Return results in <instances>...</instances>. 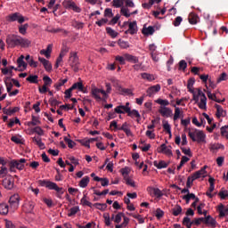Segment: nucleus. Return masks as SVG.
I'll return each instance as SVG.
<instances>
[{
  "label": "nucleus",
  "instance_id": "obj_1",
  "mask_svg": "<svg viewBox=\"0 0 228 228\" xmlns=\"http://www.w3.org/2000/svg\"><path fill=\"white\" fill-rule=\"evenodd\" d=\"M196 90L198 93L194 94L192 101H195L200 110H207L208 98L206 97V94L200 89H196Z\"/></svg>",
  "mask_w": 228,
  "mask_h": 228
},
{
  "label": "nucleus",
  "instance_id": "obj_2",
  "mask_svg": "<svg viewBox=\"0 0 228 228\" xmlns=\"http://www.w3.org/2000/svg\"><path fill=\"white\" fill-rule=\"evenodd\" d=\"M189 136L192 142H198V143L206 142V134L202 130L192 129L189 131Z\"/></svg>",
  "mask_w": 228,
  "mask_h": 228
},
{
  "label": "nucleus",
  "instance_id": "obj_3",
  "mask_svg": "<svg viewBox=\"0 0 228 228\" xmlns=\"http://www.w3.org/2000/svg\"><path fill=\"white\" fill-rule=\"evenodd\" d=\"M38 183L40 186H45V188H48V190H54L58 193H61L63 195V188L59 187L58 184L54 182L47 181V180H39Z\"/></svg>",
  "mask_w": 228,
  "mask_h": 228
},
{
  "label": "nucleus",
  "instance_id": "obj_4",
  "mask_svg": "<svg viewBox=\"0 0 228 228\" xmlns=\"http://www.w3.org/2000/svg\"><path fill=\"white\" fill-rule=\"evenodd\" d=\"M120 172L123 175V179L126 182V184H127V186H131L132 188H136V183H134V180L129 177L131 169L129 167H125V168H121Z\"/></svg>",
  "mask_w": 228,
  "mask_h": 228
},
{
  "label": "nucleus",
  "instance_id": "obj_5",
  "mask_svg": "<svg viewBox=\"0 0 228 228\" xmlns=\"http://www.w3.org/2000/svg\"><path fill=\"white\" fill-rule=\"evenodd\" d=\"M134 8V3L133 0H113L112 6L114 8Z\"/></svg>",
  "mask_w": 228,
  "mask_h": 228
},
{
  "label": "nucleus",
  "instance_id": "obj_6",
  "mask_svg": "<svg viewBox=\"0 0 228 228\" xmlns=\"http://www.w3.org/2000/svg\"><path fill=\"white\" fill-rule=\"evenodd\" d=\"M69 65L71 66L74 72H77V70H79V57H77V53H70Z\"/></svg>",
  "mask_w": 228,
  "mask_h": 228
},
{
  "label": "nucleus",
  "instance_id": "obj_7",
  "mask_svg": "<svg viewBox=\"0 0 228 228\" xmlns=\"http://www.w3.org/2000/svg\"><path fill=\"white\" fill-rule=\"evenodd\" d=\"M24 163H26L25 159H20L19 160H12L10 162L11 172H13L14 168H17L18 170H24Z\"/></svg>",
  "mask_w": 228,
  "mask_h": 228
},
{
  "label": "nucleus",
  "instance_id": "obj_8",
  "mask_svg": "<svg viewBox=\"0 0 228 228\" xmlns=\"http://www.w3.org/2000/svg\"><path fill=\"white\" fill-rule=\"evenodd\" d=\"M20 37L19 36H8L6 38V44L8 47H11L13 49V47H17V45H20Z\"/></svg>",
  "mask_w": 228,
  "mask_h": 228
},
{
  "label": "nucleus",
  "instance_id": "obj_9",
  "mask_svg": "<svg viewBox=\"0 0 228 228\" xmlns=\"http://www.w3.org/2000/svg\"><path fill=\"white\" fill-rule=\"evenodd\" d=\"M20 201V197L19 194H13L9 199V204L11 209H13V211L17 210L19 208V202Z\"/></svg>",
  "mask_w": 228,
  "mask_h": 228
},
{
  "label": "nucleus",
  "instance_id": "obj_10",
  "mask_svg": "<svg viewBox=\"0 0 228 228\" xmlns=\"http://www.w3.org/2000/svg\"><path fill=\"white\" fill-rule=\"evenodd\" d=\"M64 8H69V10H73V12H76L77 13H81V9L76 3L70 1V0H64L62 3Z\"/></svg>",
  "mask_w": 228,
  "mask_h": 228
},
{
  "label": "nucleus",
  "instance_id": "obj_11",
  "mask_svg": "<svg viewBox=\"0 0 228 228\" xmlns=\"http://www.w3.org/2000/svg\"><path fill=\"white\" fill-rule=\"evenodd\" d=\"M91 94H92L93 97H94V99H97L98 101H101L100 94H102V95H103L105 98L108 97L106 91H104L102 89H99L97 87H93L91 90Z\"/></svg>",
  "mask_w": 228,
  "mask_h": 228
},
{
  "label": "nucleus",
  "instance_id": "obj_12",
  "mask_svg": "<svg viewBox=\"0 0 228 228\" xmlns=\"http://www.w3.org/2000/svg\"><path fill=\"white\" fill-rule=\"evenodd\" d=\"M206 166L201 168L199 171H196L192 175H191V183H193V181H196V179H200V177H206Z\"/></svg>",
  "mask_w": 228,
  "mask_h": 228
},
{
  "label": "nucleus",
  "instance_id": "obj_13",
  "mask_svg": "<svg viewBox=\"0 0 228 228\" xmlns=\"http://www.w3.org/2000/svg\"><path fill=\"white\" fill-rule=\"evenodd\" d=\"M159 113H160L162 117H166V118H168L173 115L172 109L168 107H163V106L159 107Z\"/></svg>",
  "mask_w": 228,
  "mask_h": 228
},
{
  "label": "nucleus",
  "instance_id": "obj_14",
  "mask_svg": "<svg viewBox=\"0 0 228 228\" xmlns=\"http://www.w3.org/2000/svg\"><path fill=\"white\" fill-rule=\"evenodd\" d=\"M158 152L161 154H165L166 156H172V150L170 146H167V144H161L158 149Z\"/></svg>",
  "mask_w": 228,
  "mask_h": 228
},
{
  "label": "nucleus",
  "instance_id": "obj_15",
  "mask_svg": "<svg viewBox=\"0 0 228 228\" xmlns=\"http://www.w3.org/2000/svg\"><path fill=\"white\" fill-rule=\"evenodd\" d=\"M38 61H40V63H42V65L45 67V69L47 72H51V70H53V65L51 64V62L46 60L44 57H38Z\"/></svg>",
  "mask_w": 228,
  "mask_h": 228
},
{
  "label": "nucleus",
  "instance_id": "obj_16",
  "mask_svg": "<svg viewBox=\"0 0 228 228\" xmlns=\"http://www.w3.org/2000/svg\"><path fill=\"white\" fill-rule=\"evenodd\" d=\"M9 19L10 20H12V22H15V20H17L20 24H22V22H24V16L20 15V13L19 12H14L9 15Z\"/></svg>",
  "mask_w": 228,
  "mask_h": 228
},
{
  "label": "nucleus",
  "instance_id": "obj_17",
  "mask_svg": "<svg viewBox=\"0 0 228 228\" xmlns=\"http://www.w3.org/2000/svg\"><path fill=\"white\" fill-rule=\"evenodd\" d=\"M18 69H20V72L22 70H26L28 69V63L24 61V55H20L17 60Z\"/></svg>",
  "mask_w": 228,
  "mask_h": 228
},
{
  "label": "nucleus",
  "instance_id": "obj_18",
  "mask_svg": "<svg viewBox=\"0 0 228 228\" xmlns=\"http://www.w3.org/2000/svg\"><path fill=\"white\" fill-rule=\"evenodd\" d=\"M159 90H161V86L158 84L156 86L149 87L146 92L149 97H152V95H154V94H158Z\"/></svg>",
  "mask_w": 228,
  "mask_h": 228
},
{
  "label": "nucleus",
  "instance_id": "obj_19",
  "mask_svg": "<svg viewBox=\"0 0 228 228\" xmlns=\"http://www.w3.org/2000/svg\"><path fill=\"white\" fill-rule=\"evenodd\" d=\"M147 191L148 193H150V195H154L155 197L158 198L163 196V192H161V190H159V188L148 187Z\"/></svg>",
  "mask_w": 228,
  "mask_h": 228
},
{
  "label": "nucleus",
  "instance_id": "obj_20",
  "mask_svg": "<svg viewBox=\"0 0 228 228\" xmlns=\"http://www.w3.org/2000/svg\"><path fill=\"white\" fill-rule=\"evenodd\" d=\"M3 186L6 190H12L13 189V178L12 176L5 178L3 180Z\"/></svg>",
  "mask_w": 228,
  "mask_h": 228
},
{
  "label": "nucleus",
  "instance_id": "obj_21",
  "mask_svg": "<svg viewBox=\"0 0 228 228\" xmlns=\"http://www.w3.org/2000/svg\"><path fill=\"white\" fill-rule=\"evenodd\" d=\"M217 211H219V218H224V216H228V207L225 208L222 203L218 205Z\"/></svg>",
  "mask_w": 228,
  "mask_h": 228
},
{
  "label": "nucleus",
  "instance_id": "obj_22",
  "mask_svg": "<svg viewBox=\"0 0 228 228\" xmlns=\"http://www.w3.org/2000/svg\"><path fill=\"white\" fill-rule=\"evenodd\" d=\"M156 31V29H154V27L152 26H143L142 29V35H144L145 37H151V35H154V32Z\"/></svg>",
  "mask_w": 228,
  "mask_h": 228
},
{
  "label": "nucleus",
  "instance_id": "obj_23",
  "mask_svg": "<svg viewBox=\"0 0 228 228\" xmlns=\"http://www.w3.org/2000/svg\"><path fill=\"white\" fill-rule=\"evenodd\" d=\"M174 107H175V114H174L173 120L175 122V120H179V118H183V109L176 107L175 105H174Z\"/></svg>",
  "mask_w": 228,
  "mask_h": 228
},
{
  "label": "nucleus",
  "instance_id": "obj_24",
  "mask_svg": "<svg viewBox=\"0 0 228 228\" xmlns=\"http://www.w3.org/2000/svg\"><path fill=\"white\" fill-rule=\"evenodd\" d=\"M51 53H53V45H48L45 50L43 49L40 51V54H42V56H45L47 60L51 58Z\"/></svg>",
  "mask_w": 228,
  "mask_h": 228
},
{
  "label": "nucleus",
  "instance_id": "obj_25",
  "mask_svg": "<svg viewBox=\"0 0 228 228\" xmlns=\"http://www.w3.org/2000/svg\"><path fill=\"white\" fill-rule=\"evenodd\" d=\"M120 13L123 14L124 17L129 18L132 15H136V13H138V10H135L134 12H129V8L122 7L120 10Z\"/></svg>",
  "mask_w": 228,
  "mask_h": 228
},
{
  "label": "nucleus",
  "instance_id": "obj_26",
  "mask_svg": "<svg viewBox=\"0 0 228 228\" xmlns=\"http://www.w3.org/2000/svg\"><path fill=\"white\" fill-rule=\"evenodd\" d=\"M205 224L208 225V227H216V221L213 217H211V216H208L205 217Z\"/></svg>",
  "mask_w": 228,
  "mask_h": 228
},
{
  "label": "nucleus",
  "instance_id": "obj_27",
  "mask_svg": "<svg viewBox=\"0 0 228 228\" xmlns=\"http://www.w3.org/2000/svg\"><path fill=\"white\" fill-rule=\"evenodd\" d=\"M206 92H207V95H208V99H210V101H215V102H225V98H224L223 100H220V99H217L216 94H212L211 91H206Z\"/></svg>",
  "mask_w": 228,
  "mask_h": 228
},
{
  "label": "nucleus",
  "instance_id": "obj_28",
  "mask_svg": "<svg viewBox=\"0 0 228 228\" xmlns=\"http://www.w3.org/2000/svg\"><path fill=\"white\" fill-rule=\"evenodd\" d=\"M124 57H125V60L126 61H129L130 63H138V61H139L138 57H136L134 55H131L129 53H125Z\"/></svg>",
  "mask_w": 228,
  "mask_h": 228
},
{
  "label": "nucleus",
  "instance_id": "obj_29",
  "mask_svg": "<svg viewBox=\"0 0 228 228\" xmlns=\"http://www.w3.org/2000/svg\"><path fill=\"white\" fill-rule=\"evenodd\" d=\"M215 108L216 110V115L217 118H220L222 117H225L226 113H225V110H224V108H222V106H220L218 104H216Z\"/></svg>",
  "mask_w": 228,
  "mask_h": 228
},
{
  "label": "nucleus",
  "instance_id": "obj_30",
  "mask_svg": "<svg viewBox=\"0 0 228 228\" xmlns=\"http://www.w3.org/2000/svg\"><path fill=\"white\" fill-rule=\"evenodd\" d=\"M131 110V108L126 107V105H119L115 108V112L118 114L122 113H128V111Z\"/></svg>",
  "mask_w": 228,
  "mask_h": 228
},
{
  "label": "nucleus",
  "instance_id": "obj_31",
  "mask_svg": "<svg viewBox=\"0 0 228 228\" xmlns=\"http://www.w3.org/2000/svg\"><path fill=\"white\" fill-rule=\"evenodd\" d=\"M154 167H156V168L161 169V168H167V167H168V162H166L165 160H159L158 162V160H155L153 162Z\"/></svg>",
  "mask_w": 228,
  "mask_h": 228
},
{
  "label": "nucleus",
  "instance_id": "obj_32",
  "mask_svg": "<svg viewBox=\"0 0 228 228\" xmlns=\"http://www.w3.org/2000/svg\"><path fill=\"white\" fill-rule=\"evenodd\" d=\"M188 20H189L190 24H197V22H199V20H200V18H199V15H197L196 13L191 12L189 14Z\"/></svg>",
  "mask_w": 228,
  "mask_h": 228
},
{
  "label": "nucleus",
  "instance_id": "obj_33",
  "mask_svg": "<svg viewBox=\"0 0 228 228\" xmlns=\"http://www.w3.org/2000/svg\"><path fill=\"white\" fill-rule=\"evenodd\" d=\"M136 21H132L128 25V29L126 30V33H129L130 35H134L136 33Z\"/></svg>",
  "mask_w": 228,
  "mask_h": 228
},
{
  "label": "nucleus",
  "instance_id": "obj_34",
  "mask_svg": "<svg viewBox=\"0 0 228 228\" xmlns=\"http://www.w3.org/2000/svg\"><path fill=\"white\" fill-rule=\"evenodd\" d=\"M10 207L6 203H0V215H8Z\"/></svg>",
  "mask_w": 228,
  "mask_h": 228
},
{
  "label": "nucleus",
  "instance_id": "obj_35",
  "mask_svg": "<svg viewBox=\"0 0 228 228\" xmlns=\"http://www.w3.org/2000/svg\"><path fill=\"white\" fill-rule=\"evenodd\" d=\"M17 111H19V107H14L12 109V108H10V109L4 108L3 109V112L5 115H9V116L13 115V113H17Z\"/></svg>",
  "mask_w": 228,
  "mask_h": 228
},
{
  "label": "nucleus",
  "instance_id": "obj_36",
  "mask_svg": "<svg viewBox=\"0 0 228 228\" xmlns=\"http://www.w3.org/2000/svg\"><path fill=\"white\" fill-rule=\"evenodd\" d=\"M34 208H35V206L33 205V203L28 202L24 205L23 211H25V213H33Z\"/></svg>",
  "mask_w": 228,
  "mask_h": 228
},
{
  "label": "nucleus",
  "instance_id": "obj_37",
  "mask_svg": "<svg viewBox=\"0 0 228 228\" xmlns=\"http://www.w3.org/2000/svg\"><path fill=\"white\" fill-rule=\"evenodd\" d=\"M32 141L34 142V143L37 144L39 149H41V150L45 149V144L44 142H42V138H40V137H34L32 139Z\"/></svg>",
  "mask_w": 228,
  "mask_h": 228
},
{
  "label": "nucleus",
  "instance_id": "obj_38",
  "mask_svg": "<svg viewBox=\"0 0 228 228\" xmlns=\"http://www.w3.org/2000/svg\"><path fill=\"white\" fill-rule=\"evenodd\" d=\"M183 213V208L179 205H175L174 208H172V215L174 216H179Z\"/></svg>",
  "mask_w": 228,
  "mask_h": 228
},
{
  "label": "nucleus",
  "instance_id": "obj_39",
  "mask_svg": "<svg viewBox=\"0 0 228 228\" xmlns=\"http://www.w3.org/2000/svg\"><path fill=\"white\" fill-rule=\"evenodd\" d=\"M193 85H195V79L190 78L187 83V88L189 92L194 95L195 91L193 90Z\"/></svg>",
  "mask_w": 228,
  "mask_h": 228
},
{
  "label": "nucleus",
  "instance_id": "obj_40",
  "mask_svg": "<svg viewBox=\"0 0 228 228\" xmlns=\"http://www.w3.org/2000/svg\"><path fill=\"white\" fill-rule=\"evenodd\" d=\"M122 218H124V213H118V215H112L111 216V220H114L116 224H120Z\"/></svg>",
  "mask_w": 228,
  "mask_h": 228
},
{
  "label": "nucleus",
  "instance_id": "obj_41",
  "mask_svg": "<svg viewBox=\"0 0 228 228\" xmlns=\"http://www.w3.org/2000/svg\"><path fill=\"white\" fill-rule=\"evenodd\" d=\"M21 47H29L31 45V42L29 39H26L20 37V45Z\"/></svg>",
  "mask_w": 228,
  "mask_h": 228
},
{
  "label": "nucleus",
  "instance_id": "obj_42",
  "mask_svg": "<svg viewBox=\"0 0 228 228\" xmlns=\"http://www.w3.org/2000/svg\"><path fill=\"white\" fill-rule=\"evenodd\" d=\"M71 90H79V92H84L83 82H77L72 85Z\"/></svg>",
  "mask_w": 228,
  "mask_h": 228
},
{
  "label": "nucleus",
  "instance_id": "obj_43",
  "mask_svg": "<svg viewBox=\"0 0 228 228\" xmlns=\"http://www.w3.org/2000/svg\"><path fill=\"white\" fill-rule=\"evenodd\" d=\"M141 77L142 79H145L146 81H154V79H156L154 77V75H152L151 73H142Z\"/></svg>",
  "mask_w": 228,
  "mask_h": 228
},
{
  "label": "nucleus",
  "instance_id": "obj_44",
  "mask_svg": "<svg viewBox=\"0 0 228 228\" xmlns=\"http://www.w3.org/2000/svg\"><path fill=\"white\" fill-rule=\"evenodd\" d=\"M219 149L224 150V145L220 143H214L210 145V151L212 152H216V151H219Z\"/></svg>",
  "mask_w": 228,
  "mask_h": 228
},
{
  "label": "nucleus",
  "instance_id": "obj_45",
  "mask_svg": "<svg viewBox=\"0 0 228 228\" xmlns=\"http://www.w3.org/2000/svg\"><path fill=\"white\" fill-rule=\"evenodd\" d=\"M88 183H90V177L85 176V177L79 182V186H80V188H86V186H88Z\"/></svg>",
  "mask_w": 228,
  "mask_h": 228
},
{
  "label": "nucleus",
  "instance_id": "obj_46",
  "mask_svg": "<svg viewBox=\"0 0 228 228\" xmlns=\"http://www.w3.org/2000/svg\"><path fill=\"white\" fill-rule=\"evenodd\" d=\"M94 181L98 183L102 182V186H108V184H110V180H108V178H101L99 176H95Z\"/></svg>",
  "mask_w": 228,
  "mask_h": 228
},
{
  "label": "nucleus",
  "instance_id": "obj_47",
  "mask_svg": "<svg viewBox=\"0 0 228 228\" xmlns=\"http://www.w3.org/2000/svg\"><path fill=\"white\" fill-rule=\"evenodd\" d=\"M162 127L164 131L167 132V134H170V131H172V127L170 126V124L168 123V121L164 120L162 122Z\"/></svg>",
  "mask_w": 228,
  "mask_h": 228
},
{
  "label": "nucleus",
  "instance_id": "obj_48",
  "mask_svg": "<svg viewBox=\"0 0 228 228\" xmlns=\"http://www.w3.org/2000/svg\"><path fill=\"white\" fill-rule=\"evenodd\" d=\"M183 225H185V227L187 228H191V226L193 225V221H191L190 217L185 216L183 220Z\"/></svg>",
  "mask_w": 228,
  "mask_h": 228
},
{
  "label": "nucleus",
  "instance_id": "obj_49",
  "mask_svg": "<svg viewBox=\"0 0 228 228\" xmlns=\"http://www.w3.org/2000/svg\"><path fill=\"white\" fill-rule=\"evenodd\" d=\"M155 102L164 108H167V106H168L170 104V102H168V100H163L161 98L156 100Z\"/></svg>",
  "mask_w": 228,
  "mask_h": 228
},
{
  "label": "nucleus",
  "instance_id": "obj_50",
  "mask_svg": "<svg viewBox=\"0 0 228 228\" xmlns=\"http://www.w3.org/2000/svg\"><path fill=\"white\" fill-rule=\"evenodd\" d=\"M127 115H128V117H131L132 118H134V117H135V118H140V112H138V110H131V109H130V110L127 112Z\"/></svg>",
  "mask_w": 228,
  "mask_h": 228
},
{
  "label": "nucleus",
  "instance_id": "obj_51",
  "mask_svg": "<svg viewBox=\"0 0 228 228\" xmlns=\"http://www.w3.org/2000/svg\"><path fill=\"white\" fill-rule=\"evenodd\" d=\"M72 26H73V28H76V29H83L85 23L77 21V20H73Z\"/></svg>",
  "mask_w": 228,
  "mask_h": 228
},
{
  "label": "nucleus",
  "instance_id": "obj_52",
  "mask_svg": "<svg viewBox=\"0 0 228 228\" xmlns=\"http://www.w3.org/2000/svg\"><path fill=\"white\" fill-rule=\"evenodd\" d=\"M26 79L27 81H28V83H34V84L38 83V76L37 75H30Z\"/></svg>",
  "mask_w": 228,
  "mask_h": 228
},
{
  "label": "nucleus",
  "instance_id": "obj_53",
  "mask_svg": "<svg viewBox=\"0 0 228 228\" xmlns=\"http://www.w3.org/2000/svg\"><path fill=\"white\" fill-rule=\"evenodd\" d=\"M64 142H66V143H68V147L69 149H74V147H76V142L74 141H72L71 139L68 138L67 136L64 137Z\"/></svg>",
  "mask_w": 228,
  "mask_h": 228
},
{
  "label": "nucleus",
  "instance_id": "obj_54",
  "mask_svg": "<svg viewBox=\"0 0 228 228\" xmlns=\"http://www.w3.org/2000/svg\"><path fill=\"white\" fill-rule=\"evenodd\" d=\"M183 200L186 201V204H190V200L197 199L193 193H188L183 197Z\"/></svg>",
  "mask_w": 228,
  "mask_h": 228
},
{
  "label": "nucleus",
  "instance_id": "obj_55",
  "mask_svg": "<svg viewBox=\"0 0 228 228\" xmlns=\"http://www.w3.org/2000/svg\"><path fill=\"white\" fill-rule=\"evenodd\" d=\"M94 207L96 208V209H100V211H105L108 205L106 203H95Z\"/></svg>",
  "mask_w": 228,
  "mask_h": 228
},
{
  "label": "nucleus",
  "instance_id": "obj_56",
  "mask_svg": "<svg viewBox=\"0 0 228 228\" xmlns=\"http://www.w3.org/2000/svg\"><path fill=\"white\" fill-rule=\"evenodd\" d=\"M118 44L121 49H127L129 47V43L127 41H124L122 39H119L118 41Z\"/></svg>",
  "mask_w": 228,
  "mask_h": 228
},
{
  "label": "nucleus",
  "instance_id": "obj_57",
  "mask_svg": "<svg viewBox=\"0 0 228 228\" xmlns=\"http://www.w3.org/2000/svg\"><path fill=\"white\" fill-rule=\"evenodd\" d=\"M28 28H29V25L28 23L21 25L19 27V31L21 35H26L28 31Z\"/></svg>",
  "mask_w": 228,
  "mask_h": 228
},
{
  "label": "nucleus",
  "instance_id": "obj_58",
  "mask_svg": "<svg viewBox=\"0 0 228 228\" xmlns=\"http://www.w3.org/2000/svg\"><path fill=\"white\" fill-rule=\"evenodd\" d=\"M45 86H51L53 85V79L51 77L45 76L43 77Z\"/></svg>",
  "mask_w": 228,
  "mask_h": 228
},
{
  "label": "nucleus",
  "instance_id": "obj_59",
  "mask_svg": "<svg viewBox=\"0 0 228 228\" xmlns=\"http://www.w3.org/2000/svg\"><path fill=\"white\" fill-rule=\"evenodd\" d=\"M103 218H104L105 225H107V227H110V225H111V221L110 219V214L109 213L103 214Z\"/></svg>",
  "mask_w": 228,
  "mask_h": 228
},
{
  "label": "nucleus",
  "instance_id": "obj_60",
  "mask_svg": "<svg viewBox=\"0 0 228 228\" xmlns=\"http://www.w3.org/2000/svg\"><path fill=\"white\" fill-rule=\"evenodd\" d=\"M106 31L109 35H110V37H112V38H117L118 33H117V31L113 30L111 28H107Z\"/></svg>",
  "mask_w": 228,
  "mask_h": 228
},
{
  "label": "nucleus",
  "instance_id": "obj_61",
  "mask_svg": "<svg viewBox=\"0 0 228 228\" xmlns=\"http://www.w3.org/2000/svg\"><path fill=\"white\" fill-rule=\"evenodd\" d=\"M82 206H88V208H92V202L86 200V196H84L80 200Z\"/></svg>",
  "mask_w": 228,
  "mask_h": 228
},
{
  "label": "nucleus",
  "instance_id": "obj_62",
  "mask_svg": "<svg viewBox=\"0 0 228 228\" xmlns=\"http://www.w3.org/2000/svg\"><path fill=\"white\" fill-rule=\"evenodd\" d=\"M79 211V207H73L69 209L68 216H74Z\"/></svg>",
  "mask_w": 228,
  "mask_h": 228
},
{
  "label": "nucleus",
  "instance_id": "obj_63",
  "mask_svg": "<svg viewBox=\"0 0 228 228\" xmlns=\"http://www.w3.org/2000/svg\"><path fill=\"white\" fill-rule=\"evenodd\" d=\"M104 17H108L109 19H111V17H113V11L110 8L105 9Z\"/></svg>",
  "mask_w": 228,
  "mask_h": 228
},
{
  "label": "nucleus",
  "instance_id": "obj_64",
  "mask_svg": "<svg viewBox=\"0 0 228 228\" xmlns=\"http://www.w3.org/2000/svg\"><path fill=\"white\" fill-rule=\"evenodd\" d=\"M219 197L221 199H228V191L227 190H222L219 193H218Z\"/></svg>",
  "mask_w": 228,
  "mask_h": 228
}]
</instances>
